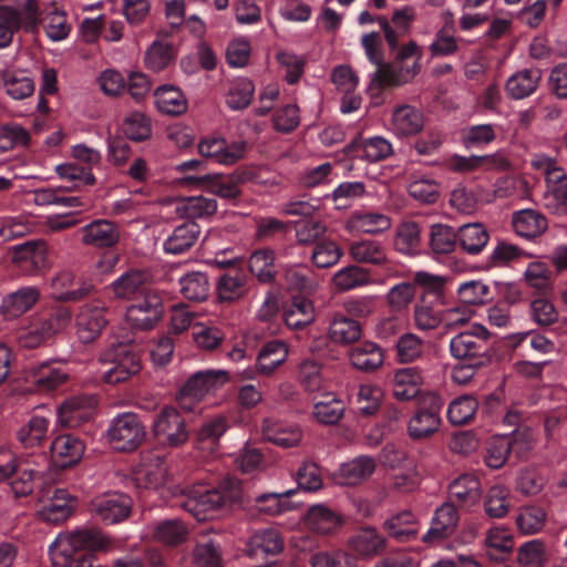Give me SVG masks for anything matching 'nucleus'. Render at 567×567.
Here are the masks:
<instances>
[{
    "mask_svg": "<svg viewBox=\"0 0 567 567\" xmlns=\"http://www.w3.org/2000/svg\"><path fill=\"white\" fill-rule=\"evenodd\" d=\"M392 63L377 70L373 80L382 86H400L411 82L421 72L422 48L413 40L394 51Z\"/></svg>",
    "mask_w": 567,
    "mask_h": 567,
    "instance_id": "nucleus-1",
    "label": "nucleus"
},
{
    "mask_svg": "<svg viewBox=\"0 0 567 567\" xmlns=\"http://www.w3.org/2000/svg\"><path fill=\"white\" fill-rule=\"evenodd\" d=\"M101 362L106 367L102 371V379L110 384H117L128 380L141 370V359L128 344L118 343L106 350Z\"/></svg>",
    "mask_w": 567,
    "mask_h": 567,
    "instance_id": "nucleus-2",
    "label": "nucleus"
},
{
    "mask_svg": "<svg viewBox=\"0 0 567 567\" xmlns=\"http://www.w3.org/2000/svg\"><path fill=\"white\" fill-rule=\"evenodd\" d=\"M146 435L145 427L137 414L124 412L112 419L106 439L109 444L116 451L132 452L136 450Z\"/></svg>",
    "mask_w": 567,
    "mask_h": 567,
    "instance_id": "nucleus-3",
    "label": "nucleus"
},
{
    "mask_svg": "<svg viewBox=\"0 0 567 567\" xmlns=\"http://www.w3.org/2000/svg\"><path fill=\"white\" fill-rule=\"evenodd\" d=\"M184 498L176 504L182 506L198 522L214 517L217 511L233 496L224 494L220 489L208 488L198 484L183 493Z\"/></svg>",
    "mask_w": 567,
    "mask_h": 567,
    "instance_id": "nucleus-4",
    "label": "nucleus"
},
{
    "mask_svg": "<svg viewBox=\"0 0 567 567\" xmlns=\"http://www.w3.org/2000/svg\"><path fill=\"white\" fill-rule=\"evenodd\" d=\"M23 9L30 22L33 24L41 22L45 35L51 41L59 42L69 37L72 29L71 23L68 21L65 12L55 3L47 4L41 10L38 0H25Z\"/></svg>",
    "mask_w": 567,
    "mask_h": 567,
    "instance_id": "nucleus-5",
    "label": "nucleus"
},
{
    "mask_svg": "<svg viewBox=\"0 0 567 567\" xmlns=\"http://www.w3.org/2000/svg\"><path fill=\"white\" fill-rule=\"evenodd\" d=\"M488 337L484 326L474 324L450 340V353L454 359L473 360L476 365H482L487 359Z\"/></svg>",
    "mask_w": 567,
    "mask_h": 567,
    "instance_id": "nucleus-6",
    "label": "nucleus"
},
{
    "mask_svg": "<svg viewBox=\"0 0 567 567\" xmlns=\"http://www.w3.org/2000/svg\"><path fill=\"white\" fill-rule=\"evenodd\" d=\"M153 433L162 445L169 447L183 445L189 436L184 416L173 406H164L156 414Z\"/></svg>",
    "mask_w": 567,
    "mask_h": 567,
    "instance_id": "nucleus-7",
    "label": "nucleus"
},
{
    "mask_svg": "<svg viewBox=\"0 0 567 567\" xmlns=\"http://www.w3.org/2000/svg\"><path fill=\"white\" fill-rule=\"evenodd\" d=\"M164 312L163 298L157 289L147 290L126 308L125 320L134 329H152Z\"/></svg>",
    "mask_w": 567,
    "mask_h": 567,
    "instance_id": "nucleus-8",
    "label": "nucleus"
},
{
    "mask_svg": "<svg viewBox=\"0 0 567 567\" xmlns=\"http://www.w3.org/2000/svg\"><path fill=\"white\" fill-rule=\"evenodd\" d=\"M197 150L207 161L229 166L245 157L247 143L241 140L228 142L221 136L210 135L198 142Z\"/></svg>",
    "mask_w": 567,
    "mask_h": 567,
    "instance_id": "nucleus-9",
    "label": "nucleus"
},
{
    "mask_svg": "<svg viewBox=\"0 0 567 567\" xmlns=\"http://www.w3.org/2000/svg\"><path fill=\"white\" fill-rule=\"evenodd\" d=\"M131 508V498L116 492L100 494L90 503L91 514L105 524H117L126 519Z\"/></svg>",
    "mask_w": 567,
    "mask_h": 567,
    "instance_id": "nucleus-10",
    "label": "nucleus"
},
{
    "mask_svg": "<svg viewBox=\"0 0 567 567\" xmlns=\"http://www.w3.org/2000/svg\"><path fill=\"white\" fill-rule=\"evenodd\" d=\"M109 308L102 300L83 305L75 318L76 334L84 343L94 341L107 324Z\"/></svg>",
    "mask_w": 567,
    "mask_h": 567,
    "instance_id": "nucleus-11",
    "label": "nucleus"
},
{
    "mask_svg": "<svg viewBox=\"0 0 567 567\" xmlns=\"http://www.w3.org/2000/svg\"><path fill=\"white\" fill-rule=\"evenodd\" d=\"M52 295L60 301H80L91 293L94 286L71 269L59 271L50 281Z\"/></svg>",
    "mask_w": 567,
    "mask_h": 567,
    "instance_id": "nucleus-12",
    "label": "nucleus"
},
{
    "mask_svg": "<svg viewBox=\"0 0 567 567\" xmlns=\"http://www.w3.org/2000/svg\"><path fill=\"white\" fill-rule=\"evenodd\" d=\"M95 406L96 400L94 396L70 398L58 408L56 423L63 427H76L93 416Z\"/></svg>",
    "mask_w": 567,
    "mask_h": 567,
    "instance_id": "nucleus-13",
    "label": "nucleus"
},
{
    "mask_svg": "<svg viewBox=\"0 0 567 567\" xmlns=\"http://www.w3.org/2000/svg\"><path fill=\"white\" fill-rule=\"evenodd\" d=\"M303 523L310 532L328 536L342 528L344 518L340 512L324 504H316L308 508L303 516Z\"/></svg>",
    "mask_w": 567,
    "mask_h": 567,
    "instance_id": "nucleus-14",
    "label": "nucleus"
},
{
    "mask_svg": "<svg viewBox=\"0 0 567 567\" xmlns=\"http://www.w3.org/2000/svg\"><path fill=\"white\" fill-rule=\"evenodd\" d=\"M347 546L358 559H371L384 551L386 539L377 528L365 526L348 538Z\"/></svg>",
    "mask_w": 567,
    "mask_h": 567,
    "instance_id": "nucleus-15",
    "label": "nucleus"
},
{
    "mask_svg": "<svg viewBox=\"0 0 567 567\" xmlns=\"http://www.w3.org/2000/svg\"><path fill=\"white\" fill-rule=\"evenodd\" d=\"M116 299L130 300L143 297L147 290H155L151 286V275L143 270L131 269L122 274L107 287Z\"/></svg>",
    "mask_w": 567,
    "mask_h": 567,
    "instance_id": "nucleus-16",
    "label": "nucleus"
},
{
    "mask_svg": "<svg viewBox=\"0 0 567 567\" xmlns=\"http://www.w3.org/2000/svg\"><path fill=\"white\" fill-rule=\"evenodd\" d=\"M442 401L434 395L430 409H419L409 420L408 433L413 440H424L432 436L441 425Z\"/></svg>",
    "mask_w": 567,
    "mask_h": 567,
    "instance_id": "nucleus-17",
    "label": "nucleus"
},
{
    "mask_svg": "<svg viewBox=\"0 0 567 567\" xmlns=\"http://www.w3.org/2000/svg\"><path fill=\"white\" fill-rule=\"evenodd\" d=\"M460 516L456 507L447 502L434 513L430 529L423 535L424 543L434 545L452 536L458 525Z\"/></svg>",
    "mask_w": 567,
    "mask_h": 567,
    "instance_id": "nucleus-18",
    "label": "nucleus"
},
{
    "mask_svg": "<svg viewBox=\"0 0 567 567\" xmlns=\"http://www.w3.org/2000/svg\"><path fill=\"white\" fill-rule=\"evenodd\" d=\"M12 262L29 274L41 271L48 267V248L39 240L16 245L12 248Z\"/></svg>",
    "mask_w": 567,
    "mask_h": 567,
    "instance_id": "nucleus-19",
    "label": "nucleus"
},
{
    "mask_svg": "<svg viewBox=\"0 0 567 567\" xmlns=\"http://www.w3.org/2000/svg\"><path fill=\"white\" fill-rule=\"evenodd\" d=\"M78 507V498L64 488H56L52 495L42 503L38 511L39 516L49 523L66 520Z\"/></svg>",
    "mask_w": 567,
    "mask_h": 567,
    "instance_id": "nucleus-20",
    "label": "nucleus"
},
{
    "mask_svg": "<svg viewBox=\"0 0 567 567\" xmlns=\"http://www.w3.org/2000/svg\"><path fill=\"white\" fill-rule=\"evenodd\" d=\"M47 465L43 454L29 456L19 461L18 477L12 483V489L17 495H28L33 491L37 481L41 480Z\"/></svg>",
    "mask_w": 567,
    "mask_h": 567,
    "instance_id": "nucleus-21",
    "label": "nucleus"
},
{
    "mask_svg": "<svg viewBox=\"0 0 567 567\" xmlns=\"http://www.w3.org/2000/svg\"><path fill=\"white\" fill-rule=\"evenodd\" d=\"M84 443L72 434L56 436L51 443L53 463L62 468L78 464L84 454Z\"/></svg>",
    "mask_w": 567,
    "mask_h": 567,
    "instance_id": "nucleus-22",
    "label": "nucleus"
},
{
    "mask_svg": "<svg viewBox=\"0 0 567 567\" xmlns=\"http://www.w3.org/2000/svg\"><path fill=\"white\" fill-rule=\"evenodd\" d=\"M83 245L107 248L117 244L120 233L116 225L107 219H95L81 228Z\"/></svg>",
    "mask_w": 567,
    "mask_h": 567,
    "instance_id": "nucleus-23",
    "label": "nucleus"
},
{
    "mask_svg": "<svg viewBox=\"0 0 567 567\" xmlns=\"http://www.w3.org/2000/svg\"><path fill=\"white\" fill-rule=\"evenodd\" d=\"M69 372L49 362L33 364L27 370V380L39 391H53L69 380Z\"/></svg>",
    "mask_w": 567,
    "mask_h": 567,
    "instance_id": "nucleus-24",
    "label": "nucleus"
},
{
    "mask_svg": "<svg viewBox=\"0 0 567 567\" xmlns=\"http://www.w3.org/2000/svg\"><path fill=\"white\" fill-rule=\"evenodd\" d=\"M349 256L358 264L378 267H385L390 261L385 246L373 239H361L351 243Z\"/></svg>",
    "mask_w": 567,
    "mask_h": 567,
    "instance_id": "nucleus-25",
    "label": "nucleus"
},
{
    "mask_svg": "<svg viewBox=\"0 0 567 567\" xmlns=\"http://www.w3.org/2000/svg\"><path fill=\"white\" fill-rule=\"evenodd\" d=\"M424 126L423 114L411 105H400L393 110L390 128L400 137L420 133Z\"/></svg>",
    "mask_w": 567,
    "mask_h": 567,
    "instance_id": "nucleus-26",
    "label": "nucleus"
},
{
    "mask_svg": "<svg viewBox=\"0 0 567 567\" xmlns=\"http://www.w3.org/2000/svg\"><path fill=\"white\" fill-rule=\"evenodd\" d=\"M423 384V375L419 368L408 367L394 371L392 377L393 395L401 401L415 398Z\"/></svg>",
    "mask_w": 567,
    "mask_h": 567,
    "instance_id": "nucleus-27",
    "label": "nucleus"
},
{
    "mask_svg": "<svg viewBox=\"0 0 567 567\" xmlns=\"http://www.w3.org/2000/svg\"><path fill=\"white\" fill-rule=\"evenodd\" d=\"M375 471V461L369 456H359L343 463L336 473L340 485H357L369 478Z\"/></svg>",
    "mask_w": 567,
    "mask_h": 567,
    "instance_id": "nucleus-28",
    "label": "nucleus"
},
{
    "mask_svg": "<svg viewBox=\"0 0 567 567\" xmlns=\"http://www.w3.org/2000/svg\"><path fill=\"white\" fill-rule=\"evenodd\" d=\"M284 549V538L279 530L266 528L257 530L249 538L247 551L249 556L277 555Z\"/></svg>",
    "mask_w": 567,
    "mask_h": 567,
    "instance_id": "nucleus-29",
    "label": "nucleus"
},
{
    "mask_svg": "<svg viewBox=\"0 0 567 567\" xmlns=\"http://www.w3.org/2000/svg\"><path fill=\"white\" fill-rule=\"evenodd\" d=\"M40 299V290L25 286L8 295L2 301V311L8 318H18L29 311Z\"/></svg>",
    "mask_w": 567,
    "mask_h": 567,
    "instance_id": "nucleus-30",
    "label": "nucleus"
},
{
    "mask_svg": "<svg viewBox=\"0 0 567 567\" xmlns=\"http://www.w3.org/2000/svg\"><path fill=\"white\" fill-rule=\"evenodd\" d=\"M262 436L281 447H292L300 443L302 434L298 426L267 419L262 424Z\"/></svg>",
    "mask_w": 567,
    "mask_h": 567,
    "instance_id": "nucleus-31",
    "label": "nucleus"
},
{
    "mask_svg": "<svg viewBox=\"0 0 567 567\" xmlns=\"http://www.w3.org/2000/svg\"><path fill=\"white\" fill-rule=\"evenodd\" d=\"M512 224L515 233L524 238H536L547 229V219L535 209H522L514 213Z\"/></svg>",
    "mask_w": 567,
    "mask_h": 567,
    "instance_id": "nucleus-32",
    "label": "nucleus"
},
{
    "mask_svg": "<svg viewBox=\"0 0 567 567\" xmlns=\"http://www.w3.org/2000/svg\"><path fill=\"white\" fill-rule=\"evenodd\" d=\"M316 317L312 301L305 297H293L284 308V320L291 329H300L310 324Z\"/></svg>",
    "mask_w": 567,
    "mask_h": 567,
    "instance_id": "nucleus-33",
    "label": "nucleus"
},
{
    "mask_svg": "<svg viewBox=\"0 0 567 567\" xmlns=\"http://www.w3.org/2000/svg\"><path fill=\"white\" fill-rule=\"evenodd\" d=\"M542 79V72L538 69H525L513 74L506 82L507 94L520 100L533 94Z\"/></svg>",
    "mask_w": 567,
    "mask_h": 567,
    "instance_id": "nucleus-34",
    "label": "nucleus"
},
{
    "mask_svg": "<svg viewBox=\"0 0 567 567\" xmlns=\"http://www.w3.org/2000/svg\"><path fill=\"white\" fill-rule=\"evenodd\" d=\"M248 290V278L241 271L227 272L217 282L216 291L220 302H235Z\"/></svg>",
    "mask_w": 567,
    "mask_h": 567,
    "instance_id": "nucleus-35",
    "label": "nucleus"
},
{
    "mask_svg": "<svg viewBox=\"0 0 567 567\" xmlns=\"http://www.w3.org/2000/svg\"><path fill=\"white\" fill-rule=\"evenodd\" d=\"M482 494L480 481L468 474L461 475L454 480L449 486V495L453 501L464 506L476 504Z\"/></svg>",
    "mask_w": 567,
    "mask_h": 567,
    "instance_id": "nucleus-36",
    "label": "nucleus"
},
{
    "mask_svg": "<svg viewBox=\"0 0 567 567\" xmlns=\"http://www.w3.org/2000/svg\"><path fill=\"white\" fill-rule=\"evenodd\" d=\"M370 284H372L370 271L358 265L343 267L332 277V285L337 291H349Z\"/></svg>",
    "mask_w": 567,
    "mask_h": 567,
    "instance_id": "nucleus-37",
    "label": "nucleus"
},
{
    "mask_svg": "<svg viewBox=\"0 0 567 567\" xmlns=\"http://www.w3.org/2000/svg\"><path fill=\"white\" fill-rule=\"evenodd\" d=\"M288 349L285 342L279 340L269 341L258 354L256 369L262 375H270L286 361Z\"/></svg>",
    "mask_w": 567,
    "mask_h": 567,
    "instance_id": "nucleus-38",
    "label": "nucleus"
},
{
    "mask_svg": "<svg viewBox=\"0 0 567 567\" xmlns=\"http://www.w3.org/2000/svg\"><path fill=\"white\" fill-rule=\"evenodd\" d=\"M199 226L195 223H185L176 227L164 241V250L168 254L179 255L188 250L198 239Z\"/></svg>",
    "mask_w": 567,
    "mask_h": 567,
    "instance_id": "nucleus-39",
    "label": "nucleus"
},
{
    "mask_svg": "<svg viewBox=\"0 0 567 567\" xmlns=\"http://www.w3.org/2000/svg\"><path fill=\"white\" fill-rule=\"evenodd\" d=\"M1 79L6 93L13 100L27 99L34 92V82L24 71L6 70Z\"/></svg>",
    "mask_w": 567,
    "mask_h": 567,
    "instance_id": "nucleus-40",
    "label": "nucleus"
},
{
    "mask_svg": "<svg viewBox=\"0 0 567 567\" xmlns=\"http://www.w3.org/2000/svg\"><path fill=\"white\" fill-rule=\"evenodd\" d=\"M155 104L159 112L179 115L187 110V100L183 92L173 85H163L155 91Z\"/></svg>",
    "mask_w": 567,
    "mask_h": 567,
    "instance_id": "nucleus-41",
    "label": "nucleus"
},
{
    "mask_svg": "<svg viewBox=\"0 0 567 567\" xmlns=\"http://www.w3.org/2000/svg\"><path fill=\"white\" fill-rule=\"evenodd\" d=\"M175 210L182 218H203L216 213L217 203L210 197L192 196L178 200Z\"/></svg>",
    "mask_w": 567,
    "mask_h": 567,
    "instance_id": "nucleus-42",
    "label": "nucleus"
},
{
    "mask_svg": "<svg viewBox=\"0 0 567 567\" xmlns=\"http://www.w3.org/2000/svg\"><path fill=\"white\" fill-rule=\"evenodd\" d=\"M351 364L362 371H372L383 363V352L380 347L372 342H364L349 352Z\"/></svg>",
    "mask_w": 567,
    "mask_h": 567,
    "instance_id": "nucleus-43",
    "label": "nucleus"
},
{
    "mask_svg": "<svg viewBox=\"0 0 567 567\" xmlns=\"http://www.w3.org/2000/svg\"><path fill=\"white\" fill-rule=\"evenodd\" d=\"M227 429L228 422L224 415H217L207 420L202 424L196 434L198 447L202 451L213 452Z\"/></svg>",
    "mask_w": 567,
    "mask_h": 567,
    "instance_id": "nucleus-44",
    "label": "nucleus"
},
{
    "mask_svg": "<svg viewBox=\"0 0 567 567\" xmlns=\"http://www.w3.org/2000/svg\"><path fill=\"white\" fill-rule=\"evenodd\" d=\"M152 537L165 545L175 546L186 540L188 529L179 519H165L153 524Z\"/></svg>",
    "mask_w": 567,
    "mask_h": 567,
    "instance_id": "nucleus-45",
    "label": "nucleus"
},
{
    "mask_svg": "<svg viewBox=\"0 0 567 567\" xmlns=\"http://www.w3.org/2000/svg\"><path fill=\"white\" fill-rule=\"evenodd\" d=\"M489 235L480 223L465 224L460 227L457 240L461 247L471 255H476L487 245Z\"/></svg>",
    "mask_w": 567,
    "mask_h": 567,
    "instance_id": "nucleus-46",
    "label": "nucleus"
},
{
    "mask_svg": "<svg viewBox=\"0 0 567 567\" xmlns=\"http://www.w3.org/2000/svg\"><path fill=\"white\" fill-rule=\"evenodd\" d=\"M69 533L79 553L107 550L112 544L111 539L97 528L82 527Z\"/></svg>",
    "mask_w": 567,
    "mask_h": 567,
    "instance_id": "nucleus-47",
    "label": "nucleus"
},
{
    "mask_svg": "<svg viewBox=\"0 0 567 567\" xmlns=\"http://www.w3.org/2000/svg\"><path fill=\"white\" fill-rule=\"evenodd\" d=\"M520 435H516L514 440L506 436L494 437L486 449L485 463L491 468H499L507 461L509 452L516 451L520 445Z\"/></svg>",
    "mask_w": 567,
    "mask_h": 567,
    "instance_id": "nucleus-48",
    "label": "nucleus"
},
{
    "mask_svg": "<svg viewBox=\"0 0 567 567\" xmlns=\"http://www.w3.org/2000/svg\"><path fill=\"white\" fill-rule=\"evenodd\" d=\"M78 548L70 533H60L49 547L50 559L55 567H69L78 558Z\"/></svg>",
    "mask_w": 567,
    "mask_h": 567,
    "instance_id": "nucleus-49",
    "label": "nucleus"
},
{
    "mask_svg": "<svg viewBox=\"0 0 567 567\" xmlns=\"http://www.w3.org/2000/svg\"><path fill=\"white\" fill-rule=\"evenodd\" d=\"M50 421L41 415H32L29 421L22 425L17 437L24 447H34L40 445L47 439Z\"/></svg>",
    "mask_w": 567,
    "mask_h": 567,
    "instance_id": "nucleus-50",
    "label": "nucleus"
},
{
    "mask_svg": "<svg viewBox=\"0 0 567 567\" xmlns=\"http://www.w3.org/2000/svg\"><path fill=\"white\" fill-rule=\"evenodd\" d=\"M361 337L360 324L342 315L334 316L329 327V338L334 343L349 344Z\"/></svg>",
    "mask_w": 567,
    "mask_h": 567,
    "instance_id": "nucleus-51",
    "label": "nucleus"
},
{
    "mask_svg": "<svg viewBox=\"0 0 567 567\" xmlns=\"http://www.w3.org/2000/svg\"><path fill=\"white\" fill-rule=\"evenodd\" d=\"M497 127L491 123L470 125L462 132V144L467 150L483 148L496 140Z\"/></svg>",
    "mask_w": 567,
    "mask_h": 567,
    "instance_id": "nucleus-52",
    "label": "nucleus"
},
{
    "mask_svg": "<svg viewBox=\"0 0 567 567\" xmlns=\"http://www.w3.org/2000/svg\"><path fill=\"white\" fill-rule=\"evenodd\" d=\"M310 567H359L358 558L348 550H320L310 556Z\"/></svg>",
    "mask_w": 567,
    "mask_h": 567,
    "instance_id": "nucleus-53",
    "label": "nucleus"
},
{
    "mask_svg": "<svg viewBox=\"0 0 567 567\" xmlns=\"http://www.w3.org/2000/svg\"><path fill=\"white\" fill-rule=\"evenodd\" d=\"M35 226L31 215H16L0 218V238L4 241L12 240L30 234Z\"/></svg>",
    "mask_w": 567,
    "mask_h": 567,
    "instance_id": "nucleus-54",
    "label": "nucleus"
},
{
    "mask_svg": "<svg viewBox=\"0 0 567 567\" xmlns=\"http://www.w3.org/2000/svg\"><path fill=\"white\" fill-rule=\"evenodd\" d=\"M384 528L399 540H408L419 532L416 517L410 511L401 512L388 519L384 523Z\"/></svg>",
    "mask_w": 567,
    "mask_h": 567,
    "instance_id": "nucleus-55",
    "label": "nucleus"
},
{
    "mask_svg": "<svg viewBox=\"0 0 567 567\" xmlns=\"http://www.w3.org/2000/svg\"><path fill=\"white\" fill-rule=\"evenodd\" d=\"M532 166L546 177L547 187L567 186V174L555 159L544 154H535Z\"/></svg>",
    "mask_w": 567,
    "mask_h": 567,
    "instance_id": "nucleus-56",
    "label": "nucleus"
},
{
    "mask_svg": "<svg viewBox=\"0 0 567 567\" xmlns=\"http://www.w3.org/2000/svg\"><path fill=\"white\" fill-rule=\"evenodd\" d=\"M248 266L260 281L269 282L275 277V252L269 248L258 249L250 255Z\"/></svg>",
    "mask_w": 567,
    "mask_h": 567,
    "instance_id": "nucleus-57",
    "label": "nucleus"
},
{
    "mask_svg": "<svg viewBox=\"0 0 567 567\" xmlns=\"http://www.w3.org/2000/svg\"><path fill=\"white\" fill-rule=\"evenodd\" d=\"M295 494L293 489H288L282 493H266L258 495L255 499L256 507L260 513L276 516L280 515L292 508L288 497Z\"/></svg>",
    "mask_w": 567,
    "mask_h": 567,
    "instance_id": "nucleus-58",
    "label": "nucleus"
},
{
    "mask_svg": "<svg viewBox=\"0 0 567 567\" xmlns=\"http://www.w3.org/2000/svg\"><path fill=\"white\" fill-rule=\"evenodd\" d=\"M181 292L193 301H203L208 297L209 282L205 274L196 271L189 272L181 278Z\"/></svg>",
    "mask_w": 567,
    "mask_h": 567,
    "instance_id": "nucleus-59",
    "label": "nucleus"
},
{
    "mask_svg": "<svg viewBox=\"0 0 567 567\" xmlns=\"http://www.w3.org/2000/svg\"><path fill=\"white\" fill-rule=\"evenodd\" d=\"M547 514L544 508L535 505H529L520 508L516 523L518 529L526 535H532L540 532L545 526Z\"/></svg>",
    "mask_w": 567,
    "mask_h": 567,
    "instance_id": "nucleus-60",
    "label": "nucleus"
},
{
    "mask_svg": "<svg viewBox=\"0 0 567 567\" xmlns=\"http://www.w3.org/2000/svg\"><path fill=\"white\" fill-rule=\"evenodd\" d=\"M421 243V230L415 221H404L396 229L394 246L402 254L415 252Z\"/></svg>",
    "mask_w": 567,
    "mask_h": 567,
    "instance_id": "nucleus-61",
    "label": "nucleus"
},
{
    "mask_svg": "<svg viewBox=\"0 0 567 567\" xmlns=\"http://www.w3.org/2000/svg\"><path fill=\"white\" fill-rule=\"evenodd\" d=\"M413 323L420 331L435 330L442 324V310L435 309L421 298L413 309Z\"/></svg>",
    "mask_w": 567,
    "mask_h": 567,
    "instance_id": "nucleus-62",
    "label": "nucleus"
},
{
    "mask_svg": "<svg viewBox=\"0 0 567 567\" xmlns=\"http://www.w3.org/2000/svg\"><path fill=\"white\" fill-rule=\"evenodd\" d=\"M342 255L343 251L336 241L322 239L313 246L311 260L318 268H330L339 262Z\"/></svg>",
    "mask_w": 567,
    "mask_h": 567,
    "instance_id": "nucleus-63",
    "label": "nucleus"
},
{
    "mask_svg": "<svg viewBox=\"0 0 567 567\" xmlns=\"http://www.w3.org/2000/svg\"><path fill=\"white\" fill-rule=\"evenodd\" d=\"M478 402L471 395L454 399L447 409V419L454 425L470 422L476 413Z\"/></svg>",
    "mask_w": 567,
    "mask_h": 567,
    "instance_id": "nucleus-64",
    "label": "nucleus"
}]
</instances>
